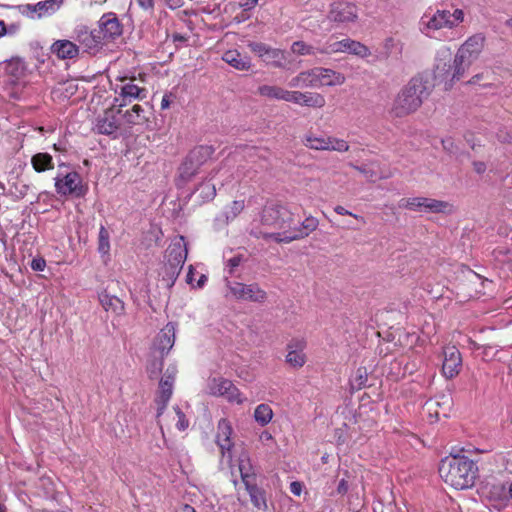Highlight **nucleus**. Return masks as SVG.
I'll return each instance as SVG.
<instances>
[{
    "label": "nucleus",
    "mask_w": 512,
    "mask_h": 512,
    "mask_svg": "<svg viewBox=\"0 0 512 512\" xmlns=\"http://www.w3.org/2000/svg\"><path fill=\"white\" fill-rule=\"evenodd\" d=\"M394 44H395V41H394V39H392V38H388V39H386V40H385V43H384L385 48H387V49H389V48L393 47V46H394Z\"/></svg>",
    "instance_id": "obj_62"
},
{
    "label": "nucleus",
    "mask_w": 512,
    "mask_h": 512,
    "mask_svg": "<svg viewBox=\"0 0 512 512\" xmlns=\"http://www.w3.org/2000/svg\"><path fill=\"white\" fill-rule=\"evenodd\" d=\"M442 372L446 378H454L462 368V357L455 346H447L443 351Z\"/></svg>",
    "instance_id": "obj_21"
},
{
    "label": "nucleus",
    "mask_w": 512,
    "mask_h": 512,
    "mask_svg": "<svg viewBox=\"0 0 512 512\" xmlns=\"http://www.w3.org/2000/svg\"><path fill=\"white\" fill-rule=\"evenodd\" d=\"M118 128V119L112 110L106 111L96 123V129L100 134L110 135L115 133Z\"/></svg>",
    "instance_id": "obj_30"
},
{
    "label": "nucleus",
    "mask_w": 512,
    "mask_h": 512,
    "mask_svg": "<svg viewBox=\"0 0 512 512\" xmlns=\"http://www.w3.org/2000/svg\"><path fill=\"white\" fill-rule=\"evenodd\" d=\"M291 51L294 54L305 56V55H313L314 49L312 46L306 44L303 41H296L291 45Z\"/></svg>",
    "instance_id": "obj_45"
},
{
    "label": "nucleus",
    "mask_w": 512,
    "mask_h": 512,
    "mask_svg": "<svg viewBox=\"0 0 512 512\" xmlns=\"http://www.w3.org/2000/svg\"><path fill=\"white\" fill-rule=\"evenodd\" d=\"M245 488L254 507L262 511H267L268 505L266 500V493L264 490L257 486L256 481L250 484L247 483Z\"/></svg>",
    "instance_id": "obj_32"
},
{
    "label": "nucleus",
    "mask_w": 512,
    "mask_h": 512,
    "mask_svg": "<svg viewBox=\"0 0 512 512\" xmlns=\"http://www.w3.org/2000/svg\"><path fill=\"white\" fill-rule=\"evenodd\" d=\"M6 33V27L3 21H0V37Z\"/></svg>",
    "instance_id": "obj_64"
},
{
    "label": "nucleus",
    "mask_w": 512,
    "mask_h": 512,
    "mask_svg": "<svg viewBox=\"0 0 512 512\" xmlns=\"http://www.w3.org/2000/svg\"><path fill=\"white\" fill-rule=\"evenodd\" d=\"M368 381V371L365 367H359L351 377L349 383L353 390H361L366 387Z\"/></svg>",
    "instance_id": "obj_41"
},
{
    "label": "nucleus",
    "mask_w": 512,
    "mask_h": 512,
    "mask_svg": "<svg viewBox=\"0 0 512 512\" xmlns=\"http://www.w3.org/2000/svg\"><path fill=\"white\" fill-rule=\"evenodd\" d=\"M313 73L315 88L324 86L336 87L341 86L346 82V77L343 73L330 68L314 67Z\"/></svg>",
    "instance_id": "obj_20"
},
{
    "label": "nucleus",
    "mask_w": 512,
    "mask_h": 512,
    "mask_svg": "<svg viewBox=\"0 0 512 512\" xmlns=\"http://www.w3.org/2000/svg\"><path fill=\"white\" fill-rule=\"evenodd\" d=\"M163 359L164 356L159 354V356H154L149 360L147 364V372L149 373L150 378L157 377L158 373L162 370Z\"/></svg>",
    "instance_id": "obj_44"
},
{
    "label": "nucleus",
    "mask_w": 512,
    "mask_h": 512,
    "mask_svg": "<svg viewBox=\"0 0 512 512\" xmlns=\"http://www.w3.org/2000/svg\"><path fill=\"white\" fill-rule=\"evenodd\" d=\"M306 341L303 338H294L287 344L286 362L293 368H301L306 363Z\"/></svg>",
    "instance_id": "obj_23"
},
{
    "label": "nucleus",
    "mask_w": 512,
    "mask_h": 512,
    "mask_svg": "<svg viewBox=\"0 0 512 512\" xmlns=\"http://www.w3.org/2000/svg\"><path fill=\"white\" fill-rule=\"evenodd\" d=\"M5 72L11 77L12 82H16L25 75L24 62L19 58H13L7 61Z\"/></svg>",
    "instance_id": "obj_37"
},
{
    "label": "nucleus",
    "mask_w": 512,
    "mask_h": 512,
    "mask_svg": "<svg viewBox=\"0 0 512 512\" xmlns=\"http://www.w3.org/2000/svg\"><path fill=\"white\" fill-rule=\"evenodd\" d=\"M289 86L292 88H315L313 68L298 73L290 80Z\"/></svg>",
    "instance_id": "obj_36"
},
{
    "label": "nucleus",
    "mask_w": 512,
    "mask_h": 512,
    "mask_svg": "<svg viewBox=\"0 0 512 512\" xmlns=\"http://www.w3.org/2000/svg\"><path fill=\"white\" fill-rule=\"evenodd\" d=\"M207 391L210 395L225 397L232 403L242 404L245 401L239 389L228 379H211L208 382Z\"/></svg>",
    "instance_id": "obj_12"
},
{
    "label": "nucleus",
    "mask_w": 512,
    "mask_h": 512,
    "mask_svg": "<svg viewBox=\"0 0 512 512\" xmlns=\"http://www.w3.org/2000/svg\"><path fill=\"white\" fill-rule=\"evenodd\" d=\"M136 3L143 9L148 10L153 7V0H135Z\"/></svg>",
    "instance_id": "obj_53"
},
{
    "label": "nucleus",
    "mask_w": 512,
    "mask_h": 512,
    "mask_svg": "<svg viewBox=\"0 0 512 512\" xmlns=\"http://www.w3.org/2000/svg\"><path fill=\"white\" fill-rule=\"evenodd\" d=\"M27 190H28V186L23 185L22 189L19 191V194L17 196L20 198L24 197L27 193Z\"/></svg>",
    "instance_id": "obj_63"
},
{
    "label": "nucleus",
    "mask_w": 512,
    "mask_h": 512,
    "mask_svg": "<svg viewBox=\"0 0 512 512\" xmlns=\"http://www.w3.org/2000/svg\"><path fill=\"white\" fill-rule=\"evenodd\" d=\"M273 416L272 408L265 403L259 404L254 410V420L262 427L268 425Z\"/></svg>",
    "instance_id": "obj_38"
},
{
    "label": "nucleus",
    "mask_w": 512,
    "mask_h": 512,
    "mask_svg": "<svg viewBox=\"0 0 512 512\" xmlns=\"http://www.w3.org/2000/svg\"><path fill=\"white\" fill-rule=\"evenodd\" d=\"M63 0H44L31 7V11L36 13L37 18H42L55 13L62 5Z\"/></svg>",
    "instance_id": "obj_33"
},
{
    "label": "nucleus",
    "mask_w": 512,
    "mask_h": 512,
    "mask_svg": "<svg viewBox=\"0 0 512 512\" xmlns=\"http://www.w3.org/2000/svg\"><path fill=\"white\" fill-rule=\"evenodd\" d=\"M75 39L84 51L96 53L102 46L103 37L98 30H89L84 25H79L74 30Z\"/></svg>",
    "instance_id": "obj_16"
},
{
    "label": "nucleus",
    "mask_w": 512,
    "mask_h": 512,
    "mask_svg": "<svg viewBox=\"0 0 512 512\" xmlns=\"http://www.w3.org/2000/svg\"><path fill=\"white\" fill-rule=\"evenodd\" d=\"M54 180L55 190L61 196L82 197L86 193L81 176L75 171L67 174L58 173Z\"/></svg>",
    "instance_id": "obj_10"
},
{
    "label": "nucleus",
    "mask_w": 512,
    "mask_h": 512,
    "mask_svg": "<svg viewBox=\"0 0 512 512\" xmlns=\"http://www.w3.org/2000/svg\"><path fill=\"white\" fill-rule=\"evenodd\" d=\"M258 3V0H240L239 6L244 10H250L255 7Z\"/></svg>",
    "instance_id": "obj_52"
},
{
    "label": "nucleus",
    "mask_w": 512,
    "mask_h": 512,
    "mask_svg": "<svg viewBox=\"0 0 512 512\" xmlns=\"http://www.w3.org/2000/svg\"><path fill=\"white\" fill-rule=\"evenodd\" d=\"M304 485L300 481H293L290 484V491L295 496H300L303 492Z\"/></svg>",
    "instance_id": "obj_50"
},
{
    "label": "nucleus",
    "mask_w": 512,
    "mask_h": 512,
    "mask_svg": "<svg viewBox=\"0 0 512 512\" xmlns=\"http://www.w3.org/2000/svg\"><path fill=\"white\" fill-rule=\"evenodd\" d=\"M398 207L420 213L450 214L454 210L453 205L447 201L422 196L402 198L398 202Z\"/></svg>",
    "instance_id": "obj_6"
},
{
    "label": "nucleus",
    "mask_w": 512,
    "mask_h": 512,
    "mask_svg": "<svg viewBox=\"0 0 512 512\" xmlns=\"http://www.w3.org/2000/svg\"><path fill=\"white\" fill-rule=\"evenodd\" d=\"M302 143L305 147L316 151L343 153L347 152L350 148L349 143L345 139L326 134H317L311 131L303 136Z\"/></svg>",
    "instance_id": "obj_8"
},
{
    "label": "nucleus",
    "mask_w": 512,
    "mask_h": 512,
    "mask_svg": "<svg viewBox=\"0 0 512 512\" xmlns=\"http://www.w3.org/2000/svg\"><path fill=\"white\" fill-rule=\"evenodd\" d=\"M241 261H242L241 256H234V257L230 258L227 261V266L229 267V273H233L234 269L240 265Z\"/></svg>",
    "instance_id": "obj_51"
},
{
    "label": "nucleus",
    "mask_w": 512,
    "mask_h": 512,
    "mask_svg": "<svg viewBox=\"0 0 512 512\" xmlns=\"http://www.w3.org/2000/svg\"><path fill=\"white\" fill-rule=\"evenodd\" d=\"M31 165L33 169L38 173L52 170L54 168L52 156L45 152H40L33 155L31 158Z\"/></svg>",
    "instance_id": "obj_35"
},
{
    "label": "nucleus",
    "mask_w": 512,
    "mask_h": 512,
    "mask_svg": "<svg viewBox=\"0 0 512 512\" xmlns=\"http://www.w3.org/2000/svg\"><path fill=\"white\" fill-rule=\"evenodd\" d=\"M328 18L339 24L354 23L358 18L357 7L348 2H336L332 4Z\"/></svg>",
    "instance_id": "obj_18"
},
{
    "label": "nucleus",
    "mask_w": 512,
    "mask_h": 512,
    "mask_svg": "<svg viewBox=\"0 0 512 512\" xmlns=\"http://www.w3.org/2000/svg\"><path fill=\"white\" fill-rule=\"evenodd\" d=\"M439 402L433 399H430L425 402L424 404V410L429 414V416L432 418L434 417L435 420L439 419V412L437 410V407L439 406Z\"/></svg>",
    "instance_id": "obj_46"
},
{
    "label": "nucleus",
    "mask_w": 512,
    "mask_h": 512,
    "mask_svg": "<svg viewBox=\"0 0 512 512\" xmlns=\"http://www.w3.org/2000/svg\"><path fill=\"white\" fill-rule=\"evenodd\" d=\"M126 122L130 125H141L146 121L144 109L136 104L124 114Z\"/></svg>",
    "instance_id": "obj_40"
},
{
    "label": "nucleus",
    "mask_w": 512,
    "mask_h": 512,
    "mask_svg": "<svg viewBox=\"0 0 512 512\" xmlns=\"http://www.w3.org/2000/svg\"><path fill=\"white\" fill-rule=\"evenodd\" d=\"M174 411L177 417L176 426L180 431H184L189 426V421L186 419L185 414L180 410L179 407H174Z\"/></svg>",
    "instance_id": "obj_47"
},
{
    "label": "nucleus",
    "mask_w": 512,
    "mask_h": 512,
    "mask_svg": "<svg viewBox=\"0 0 512 512\" xmlns=\"http://www.w3.org/2000/svg\"><path fill=\"white\" fill-rule=\"evenodd\" d=\"M178 512H196V510L192 506L185 504L180 507Z\"/></svg>",
    "instance_id": "obj_59"
},
{
    "label": "nucleus",
    "mask_w": 512,
    "mask_h": 512,
    "mask_svg": "<svg viewBox=\"0 0 512 512\" xmlns=\"http://www.w3.org/2000/svg\"><path fill=\"white\" fill-rule=\"evenodd\" d=\"M320 52L323 54L348 53L360 58H368L371 55V51L366 45L350 38L327 42Z\"/></svg>",
    "instance_id": "obj_11"
},
{
    "label": "nucleus",
    "mask_w": 512,
    "mask_h": 512,
    "mask_svg": "<svg viewBox=\"0 0 512 512\" xmlns=\"http://www.w3.org/2000/svg\"><path fill=\"white\" fill-rule=\"evenodd\" d=\"M429 94L427 82L421 77H413L396 94L389 110L390 115L403 118L415 113Z\"/></svg>",
    "instance_id": "obj_3"
},
{
    "label": "nucleus",
    "mask_w": 512,
    "mask_h": 512,
    "mask_svg": "<svg viewBox=\"0 0 512 512\" xmlns=\"http://www.w3.org/2000/svg\"><path fill=\"white\" fill-rule=\"evenodd\" d=\"M248 47L253 53L262 58L267 64L278 68L283 66L285 54L282 50L273 48L261 42H250Z\"/></svg>",
    "instance_id": "obj_17"
},
{
    "label": "nucleus",
    "mask_w": 512,
    "mask_h": 512,
    "mask_svg": "<svg viewBox=\"0 0 512 512\" xmlns=\"http://www.w3.org/2000/svg\"><path fill=\"white\" fill-rule=\"evenodd\" d=\"M478 468L466 456H448L439 466V474L443 481L457 490L468 489L474 485Z\"/></svg>",
    "instance_id": "obj_2"
},
{
    "label": "nucleus",
    "mask_w": 512,
    "mask_h": 512,
    "mask_svg": "<svg viewBox=\"0 0 512 512\" xmlns=\"http://www.w3.org/2000/svg\"><path fill=\"white\" fill-rule=\"evenodd\" d=\"M232 295L239 300L262 303L266 300L267 294L257 284L235 283L230 287Z\"/></svg>",
    "instance_id": "obj_19"
},
{
    "label": "nucleus",
    "mask_w": 512,
    "mask_h": 512,
    "mask_svg": "<svg viewBox=\"0 0 512 512\" xmlns=\"http://www.w3.org/2000/svg\"><path fill=\"white\" fill-rule=\"evenodd\" d=\"M465 11L455 8L437 9L434 12H426L419 21V30L429 38H436L442 30H454L465 21Z\"/></svg>",
    "instance_id": "obj_5"
},
{
    "label": "nucleus",
    "mask_w": 512,
    "mask_h": 512,
    "mask_svg": "<svg viewBox=\"0 0 512 512\" xmlns=\"http://www.w3.org/2000/svg\"><path fill=\"white\" fill-rule=\"evenodd\" d=\"M220 171L219 170H213L209 173L208 179H206L204 182L201 183L199 190L200 195L203 200H212L216 195V188L215 185L211 183V180L215 177V175Z\"/></svg>",
    "instance_id": "obj_39"
},
{
    "label": "nucleus",
    "mask_w": 512,
    "mask_h": 512,
    "mask_svg": "<svg viewBox=\"0 0 512 512\" xmlns=\"http://www.w3.org/2000/svg\"><path fill=\"white\" fill-rule=\"evenodd\" d=\"M98 251L103 255L108 254L110 251V234L103 225L99 229Z\"/></svg>",
    "instance_id": "obj_42"
},
{
    "label": "nucleus",
    "mask_w": 512,
    "mask_h": 512,
    "mask_svg": "<svg viewBox=\"0 0 512 512\" xmlns=\"http://www.w3.org/2000/svg\"><path fill=\"white\" fill-rule=\"evenodd\" d=\"M473 168L474 170L478 173V174H482L486 171V165L484 162H480V161H477V162H474L473 163Z\"/></svg>",
    "instance_id": "obj_54"
},
{
    "label": "nucleus",
    "mask_w": 512,
    "mask_h": 512,
    "mask_svg": "<svg viewBox=\"0 0 512 512\" xmlns=\"http://www.w3.org/2000/svg\"><path fill=\"white\" fill-rule=\"evenodd\" d=\"M169 106H170V101H169V99H168V96H167V95H165V96L162 98V100H161V108H162V109H167V108H169Z\"/></svg>",
    "instance_id": "obj_60"
},
{
    "label": "nucleus",
    "mask_w": 512,
    "mask_h": 512,
    "mask_svg": "<svg viewBox=\"0 0 512 512\" xmlns=\"http://www.w3.org/2000/svg\"><path fill=\"white\" fill-rule=\"evenodd\" d=\"M223 61L240 71H247L251 68V60L242 56L237 50H228L222 56Z\"/></svg>",
    "instance_id": "obj_31"
},
{
    "label": "nucleus",
    "mask_w": 512,
    "mask_h": 512,
    "mask_svg": "<svg viewBox=\"0 0 512 512\" xmlns=\"http://www.w3.org/2000/svg\"><path fill=\"white\" fill-rule=\"evenodd\" d=\"M486 44V38L482 33L469 36L457 49L451 62V49L442 46L437 50L434 64V75L436 78L448 80L450 85L463 79L471 65L477 61L482 54Z\"/></svg>",
    "instance_id": "obj_1"
},
{
    "label": "nucleus",
    "mask_w": 512,
    "mask_h": 512,
    "mask_svg": "<svg viewBox=\"0 0 512 512\" xmlns=\"http://www.w3.org/2000/svg\"><path fill=\"white\" fill-rule=\"evenodd\" d=\"M261 221L264 225L285 228L291 221V213L281 205H269L262 211Z\"/></svg>",
    "instance_id": "obj_15"
},
{
    "label": "nucleus",
    "mask_w": 512,
    "mask_h": 512,
    "mask_svg": "<svg viewBox=\"0 0 512 512\" xmlns=\"http://www.w3.org/2000/svg\"><path fill=\"white\" fill-rule=\"evenodd\" d=\"M257 94L268 100L285 101L309 108L321 109L326 105V99L321 93L288 90L278 85H260Z\"/></svg>",
    "instance_id": "obj_4"
},
{
    "label": "nucleus",
    "mask_w": 512,
    "mask_h": 512,
    "mask_svg": "<svg viewBox=\"0 0 512 512\" xmlns=\"http://www.w3.org/2000/svg\"><path fill=\"white\" fill-rule=\"evenodd\" d=\"M186 281L188 284L194 286V270L192 266L189 267V271L186 276Z\"/></svg>",
    "instance_id": "obj_57"
},
{
    "label": "nucleus",
    "mask_w": 512,
    "mask_h": 512,
    "mask_svg": "<svg viewBox=\"0 0 512 512\" xmlns=\"http://www.w3.org/2000/svg\"><path fill=\"white\" fill-rule=\"evenodd\" d=\"M187 244L183 236L176 237L168 246L165 252V261L174 264L176 267H183L187 258Z\"/></svg>",
    "instance_id": "obj_24"
},
{
    "label": "nucleus",
    "mask_w": 512,
    "mask_h": 512,
    "mask_svg": "<svg viewBox=\"0 0 512 512\" xmlns=\"http://www.w3.org/2000/svg\"><path fill=\"white\" fill-rule=\"evenodd\" d=\"M260 440L262 442H267V441H272L273 440V436L270 432L268 431H263L261 434H260Z\"/></svg>",
    "instance_id": "obj_58"
},
{
    "label": "nucleus",
    "mask_w": 512,
    "mask_h": 512,
    "mask_svg": "<svg viewBox=\"0 0 512 512\" xmlns=\"http://www.w3.org/2000/svg\"><path fill=\"white\" fill-rule=\"evenodd\" d=\"M337 491L340 494H345L348 491V483L345 479H342L337 487Z\"/></svg>",
    "instance_id": "obj_55"
},
{
    "label": "nucleus",
    "mask_w": 512,
    "mask_h": 512,
    "mask_svg": "<svg viewBox=\"0 0 512 512\" xmlns=\"http://www.w3.org/2000/svg\"><path fill=\"white\" fill-rule=\"evenodd\" d=\"M238 471L244 485L256 481V474L252 466L250 456L247 452H242L238 458Z\"/></svg>",
    "instance_id": "obj_29"
},
{
    "label": "nucleus",
    "mask_w": 512,
    "mask_h": 512,
    "mask_svg": "<svg viewBox=\"0 0 512 512\" xmlns=\"http://www.w3.org/2000/svg\"><path fill=\"white\" fill-rule=\"evenodd\" d=\"M483 77H484L483 73L475 74L468 80L467 84H470V85L478 84L483 79Z\"/></svg>",
    "instance_id": "obj_56"
},
{
    "label": "nucleus",
    "mask_w": 512,
    "mask_h": 512,
    "mask_svg": "<svg viewBox=\"0 0 512 512\" xmlns=\"http://www.w3.org/2000/svg\"><path fill=\"white\" fill-rule=\"evenodd\" d=\"M176 338V324L167 323L158 333L154 341V349L165 356L173 348Z\"/></svg>",
    "instance_id": "obj_22"
},
{
    "label": "nucleus",
    "mask_w": 512,
    "mask_h": 512,
    "mask_svg": "<svg viewBox=\"0 0 512 512\" xmlns=\"http://www.w3.org/2000/svg\"><path fill=\"white\" fill-rule=\"evenodd\" d=\"M99 34L104 40H112L122 33L121 24L113 13L104 14L99 20Z\"/></svg>",
    "instance_id": "obj_26"
},
{
    "label": "nucleus",
    "mask_w": 512,
    "mask_h": 512,
    "mask_svg": "<svg viewBox=\"0 0 512 512\" xmlns=\"http://www.w3.org/2000/svg\"><path fill=\"white\" fill-rule=\"evenodd\" d=\"M245 208L243 200H235L225 208L224 214L226 220L235 219Z\"/></svg>",
    "instance_id": "obj_43"
},
{
    "label": "nucleus",
    "mask_w": 512,
    "mask_h": 512,
    "mask_svg": "<svg viewBox=\"0 0 512 512\" xmlns=\"http://www.w3.org/2000/svg\"><path fill=\"white\" fill-rule=\"evenodd\" d=\"M99 301L106 312H110L117 316L124 314L125 304L120 298L106 292H102L99 294Z\"/></svg>",
    "instance_id": "obj_28"
},
{
    "label": "nucleus",
    "mask_w": 512,
    "mask_h": 512,
    "mask_svg": "<svg viewBox=\"0 0 512 512\" xmlns=\"http://www.w3.org/2000/svg\"><path fill=\"white\" fill-rule=\"evenodd\" d=\"M319 225V221L317 218L313 216H308L301 223V226L295 227L288 233H284L283 235L280 233L270 234L269 237L274 239L276 242H285L289 243L294 240L302 239L307 237L311 232L315 231Z\"/></svg>",
    "instance_id": "obj_13"
},
{
    "label": "nucleus",
    "mask_w": 512,
    "mask_h": 512,
    "mask_svg": "<svg viewBox=\"0 0 512 512\" xmlns=\"http://www.w3.org/2000/svg\"><path fill=\"white\" fill-rule=\"evenodd\" d=\"M232 434L231 423L227 419H221L217 425L216 443L220 447L223 457L227 456L229 461L231 460L230 451L233 447Z\"/></svg>",
    "instance_id": "obj_25"
},
{
    "label": "nucleus",
    "mask_w": 512,
    "mask_h": 512,
    "mask_svg": "<svg viewBox=\"0 0 512 512\" xmlns=\"http://www.w3.org/2000/svg\"><path fill=\"white\" fill-rule=\"evenodd\" d=\"M120 83L115 84L114 91L117 96L114 104L119 108L126 106L134 100H143L147 96V90L135 83V77L119 76L116 78Z\"/></svg>",
    "instance_id": "obj_7"
},
{
    "label": "nucleus",
    "mask_w": 512,
    "mask_h": 512,
    "mask_svg": "<svg viewBox=\"0 0 512 512\" xmlns=\"http://www.w3.org/2000/svg\"><path fill=\"white\" fill-rule=\"evenodd\" d=\"M206 280H207V277L204 274H201L197 281L196 286L199 288L202 287L205 284Z\"/></svg>",
    "instance_id": "obj_61"
},
{
    "label": "nucleus",
    "mask_w": 512,
    "mask_h": 512,
    "mask_svg": "<svg viewBox=\"0 0 512 512\" xmlns=\"http://www.w3.org/2000/svg\"><path fill=\"white\" fill-rule=\"evenodd\" d=\"M182 268L174 266L172 263L164 262L161 266L158 275L163 284L170 288L174 285Z\"/></svg>",
    "instance_id": "obj_34"
},
{
    "label": "nucleus",
    "mask_w": 512,
    "mask_h": 512,
    "mask_svg": "<svg viewBox=\"0 0 512 512\" xmlns=\"http://www.w3.org/2000/svg\"><path fill=\"white\" fill-rule=\"evenodd\" d=\"M177 374V368L174 365L168 366L164 376L159 383V394L156 402L158 404L157 417H160L165 410L173 393V383Z\"/></svg>",
    "instance_id": "obj_14"
},
{
    "label": "nucleus",
    "mask_w": 512,
    "mask_h": 512,
    "mask_svg": "<svg viewBox=\"0 0 512 512\" xmlns=\"http://www.w3.org/2000/svg\"><path fill=\"white\" fill-rule=\"evenodd\" d=\"M51 50L60 59H72L78 55L79 46L69 40H57Z\"/></svg>",
    "instance_id": "obj_27"
},
{
    "label": "nucleus",
    "mask_w": 512,
    "mask_h": 512,
    "mask_svg": "<svg viewBox=\"0 0 512 512\" xmlns=\"http://www.w3.org/2000/svg\"><path fill=\"white\" fill-rule=\"evenodd\" d=\"M45 267H46V261L41 257L34 258L31 261V268L34 271H43L45 269Z\"/></svg>",
    "instance_id": "obj_49"
},
{
    "label": "nucleus",
    "mask_w": 512,
    "mask_h": 512,
    "mask_svg": "<svg viewBox=\"0 0 512 512\" xmlns=\"http://www.w3.org/2000/svg\"><path fill=\"white\" fill-rule=\"evenodd\" d=\"M334 211L339 215H349V216H352L353 218L361 221L362 223H365V219L362 216L352 213L351 211L347 210L346 208H344L341 205L335 206Z\"/></svg>",
    "instance_id": "obj_48"
},
{
    "label": "nucleus",
    "mask_w": 512,
    "mask_h": 512,
    "mask_svg": "<svg viewBox=\"0 0 512 512\" xmlns=\"http://www.w3.org/2000/svg\"><path fill=\"white\" fill-rule=\"evenodd\" d=\"M210 155L211 149L207 146H199L191 150L179 167L180 180L183 182L191 180Z\"/></svg>",
    "instance_id": "obj_9"
}]
</instances>
